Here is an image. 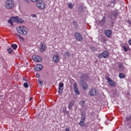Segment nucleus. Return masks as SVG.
I'll use <instances>...</instances> for the list:
<instances>
[{
  "label": "nucleus",
  "instance_id": "nucleus-32",
  "mask_svg": "<svg viewBox=\"0 0 131 131\" xmlns=\"http://www.w3.org/2000/svg\"><path fill=\"white\" fill-rule=\"evenodd\" d=\"M101 40L103 42H106V41H107V39H106V38L104 37H102Z\"/></svg>",
  "mask_w": 131,
  "mask_h": 131
},
{
  "label": "nucleus",
  "instance_id": "nucleus-48",
  "mask_svg": "<svg viewBox=\"0 0 131 131\" xmlns=\"http://www.w3.org/2000/svg\"><path fill=\"white\" fill-rule=\"evenodd\" d=\"M111 4H113V7H114V2L113 1H111Z\"/></svg>",
  "mask_w": 131,
  "mask_h": 131
},
{
  "label": "nucleus",
  "instance_id": "nucleus-49",
  "mask_svg": "<svg viewBox=\"0 0 131 131\" xmlns=\"http://www.w3.org/2000/svg\"><path fill=\"white\" fill-rule=\"evenodd\" d=\"M36 77H39V74H36Z\"/></svg>",
  "mask_w": 131,
  "mask_h": 131
},
{
  "label": "nucleus",
  "instance_id": "nucleus-20",
  "mask_svg": "<svg viewBox=\"0 0 131 131\" xmlns=\"http://www.w3.org/2000/svg\"><path fill=\"white\" fill-rule=\"evenodd\" d=\"M73 105H74V101L72 100L71 102L69 104L68 108L70 110L72 109V106H73Z\"/></svg>",
  "mask_w": 131,
  "mask_h": 131
},
{
  "label": "nucleus",
  "instance_id": "nucleus-45",
  "mask_svg": "<svg viewBox=\"0 0 131 131\" xmlns=\"http://www.w3.org/2000/svg\"><path fill=\"white\" fill-rule=\"evenodd\" d=\"M25 3H27V4H29V1L28 0H25Z\"/></svg>",
  "mask_w": 131,
  "mask_h": 131
},
{
  "label": "nucleus",
  "instance_id": "nucleus-36",
  "mask_svg": "<svg viewBox=\"0 0 131 131\" xmlns=\"http://www.w3.org/2000/svg\"><path fill=\"white\" fill-rule=\"evenodd\" d=\"M123 50L125 52H127V51H128V50L127 49V48L125 47H123Z\"/></svg>",
  "mask_w": 131,
  "mask_h": 131
},
{
  "label": "nucleus",
  "instance_id": "nucleus-24",
  "mask_svg": "<svg viewBox=\"0 0 131 131\" xmlns=\"http://www.w3.org/2000/svg\"><path fill=\"white\" fill-rule=\"evenodd\" d=\"M118 66L119 67V70H123V64H121V63H119Z\"/></svg>",
  "mask_w": 131,
  "mask_h": 131
},
{
  "label": "nucleus",
  "instance_id": "nucleus-1",
  "mask_svg": "<svg viewBox=\"0 0 131 131\" xmlns=\"http://www.w3.org/2000/svg\"><path fill=\"white\" fill-rule=\"evenodd\" d=\"M17 32L19 33V34H22L23 35H25V34H27V31L28 30L27 28L25 26L19 27L16 28Z\"/></svg>",
  "mask_w": 131,
  "mask_h": 131
},
{
  "label": "nucleus",
  "instance_id": "nucleus-28",
  "mask_svg": "<svg viewBox=\"0 0 131 131\" xmlns=\"http://www.w3.org/2000/svg\"><path fill=\"white\" fill-rule=\"evenodd\" d=\"M119 77H120V78H124V77H125V75H124V74L122 73H120L119 75Z\"/></svg>",
  "mask_w": 131,
  "mask_h": 131
},
{
  "label": "nucleus",
  "instance_id": "nucleus-21",
  "mask_svg": "<svg viewBox=\"0 0 131 131\" xmlns=\"http://www.w3.org/2000/svg\"><path fill=\"white\" fill-rule=\"evenodd\" d=\"M15 35L19 38V39L20 40V41H24V38L22 37L20 35L18 34H15Z\"/></svg>",
  "mask_w": 131,
  "mask_h": 131
},
{
  "label": "nucleus",
  "instance_id": "nucleus-26",
  "mask_svg": "<svg viewBox=\"0 0 131 131\" xmlns=\"http://www.w3.org/2000/svg\"><path fill=\"white\" fill-rule=\"evenodd\" d=\"M11 47H12L13 50H17V48H18V46L17 45V44L13 43L11 45Z\"/></svg>",
  "mask_w": 131,
  "mask_h": 131
},
{
  "label": "nucleus",
  "instance_id": "nucleus-23",
  "mask_svg": "<svg viewBox=\"0 0 131 131\" xmlns=\"http://www.w3.org/2000/svg\"><path fill=\"white\" fill-rule=\"evenodd\" d=\"M12 18H14V17H11V19L8 20V23H10L11 26H14V24H13V21H14V20L12 19Z\"/></svg>",
  "mask_w": 131,
  "mask_h": 131
},
{
  "label": "nucleus",
  "instance_id": "nucleus-44",
  "mask_svg": "<svg viewBox=\"0 0 131 131\" xmlns=\"http://www.w3.org/2000/svg\"><path fill=\"white\" fill-rule=\"evenodd\" d=\"M23 80H24V81H26V82H27V81H28V80L27 79H26V78H23Z\"/></svg>",
  "mask_w": 131,
  "mask_h": 131
},
{
  "label": "nucleus",
  "instance_id": "nucleus-19",
  "mask_svg": "<svg viewBox=\"0 0 131 131\" xmlns=\"http://www.w3.org/2000/svg\"><path fill=\"white\" fill-rule=\"evenodd\" d=\"M81 120L83 121L85 120V114L83 112H82L81 115Z\"/></svg>",
  "mask_w": 131,
  "mask_h": 131
},
{
  "label": "nucleus",
  "instance_id": "nucleus-13",
  "mask_svg": "<svg viewBox=\"0 0 131 131\" xmlns=\"http://www.w3.org/2000/svg\"><path fill=\"white\" fill-rule=\"evenodd\" d=\"M104 34L107 37L110 38L111 37V35L112 34V31L110 30H105L104 31Z\"/></svg>",
  "mask_w": 131,
  "mask_h": 131
},
{
  "label": "nucleus",
  "instance_id": "nucleus-17",
  "mask_svg": "<svg viewBox=\"0 0 131 131\" xmlns=\"http://www.w3.org/2000/svg\"><path fill=\"white\" fill-rule=\"evenodd\" d=\"M118 11L115 10L112 13V15L114 18H117V16H118Z\"/></svg>",
  "mask_w": 131,
  "mask_h": 131
},
{
  "label": "nucleus",
  "instance_id": "nucleus-37",
  "mask_svg": "<svg viewBox=\"0 0 131 131\" xmlns=\"http://www.w3.org/2000/svg\"><path fill=\"white\" fill-rule=\"evenodd\" d=\"M78 11H79V12H82V7H79V8H78Z\"/></svg>",
  "mask_w": 131,
  "mask_h": 131
},
{
  "label": "nucleus",
  "instance_id": "nucleus-42",
  "mask_svg": "<svg viewBox=\"0 0 131 131\" xmlns=\"http://www.w3.org/2000/svg\"><path fill=\"white\" fill-rule=\"evenodd\" d=\"M38 81H39V83L40 85H42V81H41L39 80H38Z\"/></svg>",
  "mask_w": 131,
  "mask_h": 131
},
{
  "label": "nucleus",
  "instance_id": "nucleus-46",
  "mask_svg": "<svg viewBox=\"0 0 131 131\" xmlns=\"http://www.w3.org/2000/svg\"><path fill=\"white\" fill-rule=\"evenodd\" d=\"M66 131H70V129H69V128H67L66 129Z\"/></svg>",
  "mask_w": 131,
  "mask_h": 131
},
{
  "label": "nucleus",
  "instance_id": "nucleus-16",
  "mask_svg": "<svg viewBox=\"0 0 131 131\" xmlns=\"http://www.w3.org/2000/svg\"><path fill=\"white\" fill-rule=\"evenodd\" d=\"M40 51L41 52H45V51H46V45L43 44V43H42V42H41L40 43Z\"/></svg>",
  "mask_w": 131,
  "mask_h": 131
},
{
  "label": "nucleus",
  "instance_id": "nucleus-12",
  "mask_svg": "<svg viewBox=\"0 0 131 131\" xmlns=\"http://www.w3.org/2000/svg\"><path fill=\"white\" fill-rule=\"evenodd\" d=\"M43 68L42 64H36L34 68V69L36 71H41V70Z\"/></svg>",
  "mask_w": 131,
  "mask_h": 131
},
{
  "label": "nucleus",
  "instance_id": "nucleus-18",
  "mask_svg": "<svg viewBox=\"0 0 131 131\" xmlns=\"http://www.w3.org/2000/svg\"><path fill=\"white\" fill-rule=\"evenodd\" d=\"M64 56L66 59H68L69 58H70L71 56L69 51H67L66 53H64Z\"/></svg>",
  "mask_w": 131,
  "mask_h": 131
},
{
  "label": "nucleus",
  "instance_id": "nucleus-29",
  "mask_svg": "<svg viewBox=\"0 0 131 131\" xmlns=\"http://www.w3.org/2000/svg\"><path fill=\"white\" fill-rule=\"evenodd\" d=\"M63 86H64V83L63 82H59V88H60V89H62Z\"/></svg>",
  "mask_w": 131,
  "mask_h": 131
},
{
  "label": "nucleus",
  "instance_id": "nucleus-8",
  "mask_svg": "<svg viewBox=\"0 0 131 131\" xmlns=\"http://www.w3.org/2000/svg\"><path fill=\"white\" fill-rule=\"evenodd\" d=\"M32 59L35 62H40L42 61V58L40 56L37 55H34L32 56Z\"/></svg>",
  "mask_w": 131,
  "mask_h": 131
},
{
  "label": "nucleus",
  "instance_id": "nucleus-50",
  "mask_svg": "<svg viewBox=\"0 0 131 131\" xmlns=\"http://www.w3.org/2000/svg\"><path fill=\"white\" fill-rule=\"evenodd\" d=\"M31 100H32V98H30V100H30V101H31Z\"/></svg>",
  "mask_w": 131,
  "mask_h": 131
},
{
  "label": "nucleus",
  "instance_id": "nucleus-38",
  "mask_svg": "<svg viewBox=\"0 0 131 131\" xmlns=\"http://www.w3.org/2000/svg\"><path fill=\"white\" fill-rule=\"evenodd\" d=\"M91 50H92V51H95L96 50V48H95V47H90Z\"/></svg>",
  "mask_w": 131,
  "mask_h": 131
},
{
  "label": "nucleus",
  "instance_id": "nucleus-14",
  "mask_svg": "<svg viewBox=\"0 0 131 131\" xmlns=\"http://www.w3.org/2000/svg\"><path fill=\"white\" fill-rule=\"evenodd\" d=\"M81 85L84 90H88V84L84 81H81Z\"/></svg>",
  "mask_w": 131,
  "mask_h": 131
},
{
  "label": "nucleus",
  "instance_id": "nucleus-47",
  "mask_svg": "<svg viewBox=\"0 0 131 131\" xmlns=\"http://www.w3.org/2000/svg\"><path fill=\"white\" fill-rule=\"evenodd\" d=\"M128 43H129V45H130V46H131V39H130V40L128 41Z\"/></svg>",
  "mask_w": 131,
  "mask_h": 131
},
{
  "label": "nucleus",
  "instance_id": "nucleus-33",
  "mask_svg": "<svg viewBox=\"0 0 131 131\" xmlns=\"http://www.w3.org/2000/svg\"><path fill=\"white\" fill-rule=\"evenodd\" d=\"M24 86H25V88H26V89H27V88H28V86H29V85H28V83L26 82V83H24Z\"/></svg>",
  "mask_w": 131,
  "mask_h": 131
},
{
  "label": "nucleus",
  "instance_id": "nucleus-7",
  "mask_svg": "<svg viewBox=\"0 0 131 131\" xmlns=\"http://www.w3.org/2000/svg\"><path fill=\"white\" fill-rule=\"evenodd\" d=\"M12 20H14V22H16V23H23L24 20L22 19V18H19L18 16L13 17L12 18Z\"/></svg>",
  "mask_w": 131,
  "mask_h": 131
},
{
  "label": "nucleus",
  "instance_id": "nucleus-2",
  "mask_svg": "<svg viewBox=\"0 0 131 131\" xmlns=\"http://www.w3.org/2000/svg\"><path fill=\"white\" fill-rule=\"evenodd\" d=\"M14 6V2L12 0H8L5 3V7L7 10H12Z\"/></svg>",
  "mask_w": 131,
  "mask_h": 131
},
{
  "label": "nucleus",
  "instance_id": "nucleus-15",
  "mask_svg": "<svg viewBox=\"0 0 131 131\" xmlns=\"http://www.w3.org/2000/svg\"><path fill=\"white\" fill-rule=\"evenodd\" d=\"M53 60L54 62H55V63H58L59 61H60V58H59V56L57 55H54L53 57Z\"/></svg>",
  "mask_w": 131,
  "mask_h": 131
},
{
  "label": "nucleus",
  "instance_id": "nucleus-39",
  "mask_svg": "<svg viewBox=\"0 0 131 131\" xmlns=\"http://www.w3.org/2000/svg\"><path fill=\"white\" fill-rule=\"evenodd\" d=\"M31 16L32 17H33L34 18L36 17V14H31Z\"/></svg>",
  "mask_w": 131,
  "mask_h": 131
},
{
  "label": "nucleus",
  "instance_id": "nucleus-25",
  "mask_svg": "<svg viewBox=\"0 0 131 131\" xmlns=\"http://www.w3.org/2000/svg\"><path fill=\"white\" fill-rule=\"evenodd\" d=\"M73 24L76 29L78 28V24L76 23V21H73Z\"/></svg>",
  "mask_w": 131,
  "mask_h": 131
},
{
  "label": "nucleus",
  "instance_id": "nucleus-22",
  "mask_svg": "<svg viewBox=\"0 0 131 131\" xmlns=\"http://www.w3.org/2000/svg\"><path fill=\"white\" fill-rule=\"evenodd\" d=\"M79 125L80 126H85V123H84V121L80 120V122L79 123Z\"/></svg>",
  "mask_w": 131,
  "mask_h": 131
},
{
  "label": "nucleus",
  "instance_id": "nucleus-10",
  "mask_svg": "<svg viewBox=\"0 0 131 131\" xmlns=\"http://www.w3.org/2000/svg\"><path fill=\"white\" fill-rule=\"evenodd\" d=\"M73 88L75 94L80 95V92H79V90H78V88H77V83L75 82L73 84Z\"/></svg>",
  "mask_w": 131,
  "mask_h": 131
},
{
  "label": "nucleus",
  "instance_id": "nucleus-11",
  "mask_svg": "<svg viewBox=\"0 0 131 131\" xmlns=\"http://www.w3.org/2000/svg\"><path fill=\"white\" fill-rule=\"evenodd\" d=\"M106 79L107 80H108V84H110V85H111V86H114V85H115V82L113 81V80H112V79L110 78V77L107 76Z\"/></svg>",
  "mask_w": 131,
  "mask_h": 131
},
{
  "label": "nucleus",
  "instance_id": "nucleus-6",
  "mask_svg": "<svg viewBox=\"0 0 131 131\" xmlns=\"http://www.w3.org/2000/svg\"><path fill=\"white\" fill-rule=\"evenodd\" d=\"M75 37L78 41H82V39H83L82 35H81V34L78 32L75 33Z\"/></svg>",
  "mask_w": 131,
  "mask_h": 131
},
{
  "label": "nucleus",
  "instance_id": "nucleus-43",
  "mask_svg": "<svg viewBox=\"0 0 131 131\" xmlns=\"http://www.w3.org/2000/svg\"><path fill=\"white\" fill-rule=\"evenodd\" d=\"M127 23H128V24H130V25H131V21L130 20H128L127 21Z\"/></svg>",
  "mask_w": 131,
  "mask_h": 131
},
{
  "label": "nucleus",
  "instance_id": "nucleus-27",
  "mask_svg": "<svg viewBox=\"0 0 131 131\" xmlns=\"http://www.w3.org/2000/svg\"><path fill=\"white\" fill-rule=\"evenodd\" d=\"M79 104L81 106H82V107H84V106L85 105V101H81Z\"/></svg>",
  "mask_w": 131,
  "mask_h": 131
},
{
  "label": "nucleus",
  "instance_id": "nucleus-9",
  "mask_svg": "<svg viewBox=\"0 0 131 131\" xmlns=\"http://www.w3.org/2000/svg\"><path fill=\"white\" fill-rule=\"evenodd\" d=\"M81 81H84V80H88L89 79V75L87 74H83L80 77Z\"/></svg>",
  "mask_w": 131,
  "mask_h": 131
},
{
  "label": "nucleus",
  "instance_id": "nucleus-3",
  "mask_svg": "<svg viewBox=\"0 0 131 131\" xmlns=\"http://www.w3.org/2000/svg\"><path fill=\"white\" fill-rule=\"evenodd\" d=\"M37 7L40 10H45L46 9V4L42 1H39L37 3Z\"/></svg>",
  "mask_w": 131,
  "mask_h": 131
},
{
  "label": "nucleus",
  "instance_id": "nucleus-41",
  "mask_svg": "<svg viewBox=\"0 0 131 131\" xmlns=\"http://www.w3.org/2000/svg\"><path fill=\"white\" fill-rule=\"evenodd\" d=\"M101 21H102V22H105V21H106V18H105L104 17H103V18L102 19Z\"/></svg>",
  "mask_w": 131,
  "mask_h": 131
},
{
  "label": "nucleus",
  "instance_id": "nucleus-4",
  "mask_svg": "<svg viewBox=\"0 0 131 131\" xmlns=\"http://www.w3.org/2000/svg\"><path fill=\"white\" fill-rule=\"evenodd\" d=\"M109 56V52L107 51H104L103 52V53L100 54L98 55L97 57L99 59H102V58H108V56Z\"/></svg>",
  "mask_w": 131,
  "mask_h": 131
},
{
  "label": "nucleus",
  "instance_id": "nucleus-30",
  "mask_svg": "<svg viewBox=\"0 0 131 131\" xmlns=\"http://www.w3.org/2000/svg\"><path fill=\"white\" fill-rule=\"evenodd\" d=\"M58 93L60 95H61V94H62V92H63V89L62 88H58Z\"/></svg>",
  "mask_w": 131,
  "mask_h": 131
},
{
  "label": "nucleus",
  "instance_id": "nucleus-34",
  "mask_svg": "<svg viewBox=\"0 0 131 131\" xmlns=\"http://www.w3.org/2000/svg\"><path fill=\"white\" fill-rule=\"evenodd\" d=\"M68 7L69 9H72V8H73V5H72V4L69 3L68 5Z\"/></svg>",
  "mask_w": 131,
  "mask_h": 131
},
{
  "label": "nucleus",
  "instance_id": "nucleus-5",
  "mask_svg": "<svg viewBox=\"0 0 131 131\" xmlns=\"http://www.w3.org/2000/svg\"><path fill=\"white\" fill-rule=\"evenodd\" d=\"M89 94L91 97H94V96H98V92L96 89H91L89 91Z\"/></svg>",
  "mask_w": 131,
  "mask_h": 131
},
{
  "label": "nucleus",
  "instance_id": "nucleus-35",
  "mask_svg": "<svg viewBox=\"0 0 131 131\" xmlns=\"http://www.w3.org/2000/svg\"><path fill=\"white\" fill-rule=\"evenodd\" d=\"M130 119H131V117L130 116H127L126 117V121H128L129 120H130Z\"/></svg>",
  "mask_w": 131,
  "mask_h": 131
},
{
  "label": "nucleus",
  "instance_id": "nucleus-40",
  "mask_svg": "<svg viewBox=\"0 0 131 131\" xmlns=\"http://www.w3.org/2000/svg\"><path fill=\"white\" fill-rule=\"evenodd\" d=\"M31 1V2H32L33 3H36V2H37V1L38 0H30Z\"/></svg>",
  "mask_w": 131,
  "mask_h": 131
},
{
  "label": "nucleus",
  "instance_id": "nucleus-31",
  "mask_svg": "<svg viewBox=\"0 0 131 131\" xmlns=\"http://www.w3.org/2000/svg\"><path fill=\"white\" fill-rule=\"evenodd\" d=\"M7 51L8 52V54H12V53H13V50H12L11 48L7 49Z\"/></svg>",
  "mask_w": 131,
  "mask_h": 131
}]
</instances>
